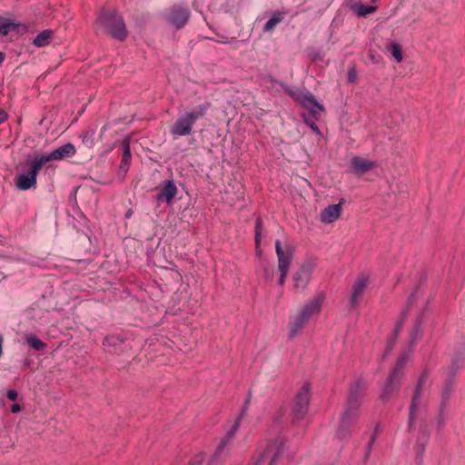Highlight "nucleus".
Segmentation results:
<instances>
[{"label":"nucleus","instance_id":"1","mask_svg":"<svg viewBox=\"0 0 465 465\" xmlns=\"http://www.w3.org/2000/svg\"><path fill=\"white\" fill-rule=\"evenodd\" d=\"M367 390V383L362 378L351 382L347 401L341 413L336 437L340 440H348L360 418V407Z\"/></svg>","mask_w":465,"mask_h":465},{"label":"nucleus","instance_id":"2","mask_svg":"<svg viewBox=\"0 0 465 465\" xmlns=\"http://www.w3.org/2000/svg\"><path fill=\"white\" fill-rule=\"evenodd\" d=\"M285 438L277 433L261 443L253 457V465H275L284 450Z\"/></svg>","mask_w":465,"mask_h":465},{"label":"nucleus","instance_id":"3","mask_svg":"<svg viewBox=\"0 0 465 465\" xmlns=\"http://www.w3.org/2000/svg\"><path fill=\"white\" fill-rule=\"evenodd\" d=\"M210 103L205 102L178 116L171 127V134L174 136H187L191 134L194 123L204 117Z\"/></svg>","mask_w":465,"mask_h":465},{"label":"nucleus","instance_id":"4","mask_svg":"<svg viewBox=\"0 0 465 465\" xmlns=\"http://www.w3.org/2000/svg\"><path fill=\"white\" fill-rule=\"evenodd\" d=\"M96 25L101 30L110 34L119 41H124L127 36L123 16L114 10L102 11L97 18Z\"/></svg>","mask_w":465,"mask_h":465},{"label":"nucleus","instance_id":"5","mask_svg":"<svg viewBox=\"0 0 465 465\" xmlns=\"http://www.w3.org/2000/svg\"><path fill=\"white\" fill-rule=\"evenodd\" d=\"M322 307V300L314 298L307 302L298 315L292 318L289 323L290 337L294 338L307 324L309 320L318 313Z\"/></svg>","mask_w":465,"mask_h":465},{"label":"nucleus","instance_id":"6","mask_svg":"<svg viewBox=\"0 0 465 465\" xmlns=\"http://www.w3.org/2000/svg\"><path fill=\"white\" fill-rule=\"evenodd\" d=\"M250 401L251 394H249L247 399L245 400L241 414L237 418L234 425L231 428V430L226 433V435L221 440L220 443L218 444L215 452L213 454L209 461V465H216L218 461L227 454L226 446L232 440L236 430L240 426L242 419L245 416L250 404Z\"/></svg>","mask_w":465,"mask_h":465},{"label":"nucleus","instance_id":"7","mask_svg":"<svg viewBox=\"0 0 465 465\" xmlns=\"http://www.w3.org/2000/svg\"><path fill=\"white\" fill-rule=\"evenodd\" d=\"M406 363V356H401L395 367L393 368L391 373L389 376L387 383L381 393V400L383 401H387L391 399V397L399 390L401 381L403 378V368Z\"/></svg>","mask_w":465,"mask_h":465},{"label":"nucleus","instance_id":"8","mask_svg":"<svg viewBox=\"0 0 465 465\" xmlns=\"http://www.w3.org/2000/svg\"><path fill=\"white\" fill-rule=\"evenodd\" d=\"M44 165L35 156L30 163L27 173H18L15 179V184L17 189L26 191L36 186V177Z\"/></svg>","mask_w":465,"mask_h":465},{"label":"nucleus","instance_id":"9","mask_svg":"<svg viewBox=\"0 0 465 465\" xmlns=\"http://www.w3.org/2000/svg\"><path fill=\"white\" fill-rule=\"evenodd\" d=\"M291 96L300 103L304 108L308 110L310 114L318 119L324 112V107L322 104L318 103L314 96L310 92H302L295 90L290 92Z\"/></svg>","mask_w":465,"mask_h":465},{"label":"nucleus","instance_id":"10","mask_svg":"<svg viewBox=\"0 0 465 465\" xmlns=\"http://www.w3.org/2000/svg\"><path fill=\"white\" fill-rule=\"evenodd\" d=\"M310 400V385L305 382L298 391L294 398L292 416L295 420H301L306 415Z\"/></svg>","mask_w":465,"mask_h":465},{"label":"nucleus","instance_id":"11","mask_svg":"<svg viewBox=\"0 0 465 465\" xmlns=\"http://www.w3.org/2000/svg\"><path fill=\"white\" fill-rule=\"evenodd\" d=\"M76 153L75 147L74 144L68 143L58 148H55L48 154L37 155V159L44 165L51 161H61L66 158H70L74 156Z\"/></svg>","mask_w":465,"mask_h":465},{"label":"nucleus","instance_id":"12","mask_svg":"<svg viewBox=\"0 0 465 465\" xmlns=\"http://www.w3.org/2000/svg\"><path fill=\"white\" fill-rule=\"evenodd\" d=\"M315 265L313 261H307L300 266L293 276L295 289L304 290L306 288L311 281Z\"/></svg>","mask_w":465,"mask_h":465},{"label":"nucleus","instance_id":"13","mask_svg":"<svg viewBox=\"0 0 465 465\" xmlns=\"http://www.w3.org/2000/svg\"><path fill=\"white\" fill-rule=\"evenodd\" d=\"M190 16L189 10L181 5L173 6L165 15V20L176 29L184 26Z\"/></svg>","mask_w":465,"mask_h":465},{"label":"nucleus","instance_id":"14","mask_svg":"<svg viewBox=\"0 0 465 465\" xmlns=\"http://www.w3.org/2000/svg\"><path fill=\"white\" fill-rule=\"evenodd\" d=\"M104 350L110 354H121L124 351L125 339L120 334H111L103 340Z\"/></svg>","mask_w":465,"mask_h":465},{"label":"nucleus","instance_id":"15","mask_svg":"<svg viewBox=\"0 0 465 465\" xmlns=\"http://www.w3.org/2000/svg\"><path fill=\"white\" fill-rule=\"evenodd\" d=\"M369 283L368 276L364 273H361L357 276L355 282L351 288V296L350 299V304L351 307L358 305L359 299L364 293Z\"/></svg>","mask_w":465,"mask_h":465},{"label":"nucleus","instance_id":"16","mask_svg":"<svg viewBox=\"0 0 465 465\" xmlns=\"http://www.w3.org/2000/svg\"><path fill=\"white\" fill-rule=\"evenodd\" d=\"M275 251L278 258V269L279 271L289 272V268L292 262L293 252L291 248L283 250L282 248L281 242L277 240L275 242Z\"/></svg>","mask_w":465,"mask_h":465},{"label":"nucleus","instance_id":"17","mask_svg":"<svg viewBox=\"0 0 465 465\" xmlns=\"http://www.w3.org/2000/svg\"><path fill=\"white\" fill-rule=\"evenodd\" d=\"M178 189L173 180L164 182L159 193L155 195L158 203H172L173 198L176 196Z\"/></svg>","mask_w":465,"mask_h":465},{"label":"nucleus","instance_id":"18","mask_svg":"<svg viewBox=\"0 0 465 465\" xmlns=\"http://www.w3.org/2000/svg\"><path fill=\"white\" fill-rule=\"evenodd\" d=\"M351 166L355 173L362 174L376 166V163L368 159L355 156L351 161Z\"/></svg>","mask_w":465,"mask_h":465},{"label":"nucleus","instance_id":"19","mask_svg":"<svg viewBox=\"0 0 465 465\" xmlns=\"http://www.w3.org/2000/svg\"><path fill=\"white\" fill-rule=\"evenodd\" d=\"M425 374H423L420 379H419V381L417 383V386L415 388V391H414V394L412 396V400H411V404L410 406V420H409V426L411 427L413 423V420H414V414H415V411L416 410L418 409V406H419V401H420V395H421V387H422V384L425 382Z\"/></svg>","mask_w":465,"mask_h":465},{"label":"nucleus","instance_id":"20","mask_svg":"<svg viewBox=\"0 0 465 465\" xmlns=\"http://www.w3.org/2000/svg\"><path fill=\"white\" fill-rule=\"evenodd\" d=\"M341 213V204H333L326 207L321 213V221L325 223H331L338 219Z\"/></svg>","mask_w":465,"mask_h":465},{"label":"nucleus","instance_id":"21","mask_svg":"<svg viewBox=\"0 0 465 465\" xmlns=\"http://www.w3.org/2000/svg\"><path fill=\"white\" fill-rule=\"evenodd\" d=\"M131 158L130 143L128 140H125L123 143V155L120 164V172H123L124 173H127L131 164Z\"/></svg>","mask_w":465,"mask_h":465},{"label":"nucleus","instance_id":"22","mask_svg":"<svg viewBox=\"0 0 465 465\" xmlns=\"http://www.w3.org/2000/svg\"><path fill=\"white\" fill-rule=\"evenodd\" d=\"M459 365L457 361H452L451 365L449 368V377L446 381L445 387L443 389V398H447L452 390V378L455 376L456 372L459 370Z\"/></svg>","mask_w":465,"mask_h":465},{"label":"nucleus","instance_id":"23","mask_svg":"<svg viewBox=\"0 0 465 465\" xmlns=\"http://www.w3.org/2000/svg\"><path fill=\"white\" fill-rule=\"evenodd\" d=\"M351 8L358 16H366L375 12L378 7L376 5H365L361 3H355Z\"/></svg>","mask_w":465,"mask_h":465},{"label":"nucleus","instance_id":"24","mask_svg":"<svg viewBox=\"0 0 465 465\" xmlns=\"http://www.w3.org/2000/svg\"><path fill=\"white\" fill-rule=\"evenodd\" d=\"M52 36V31L51 30H44L40 32L35 38L34 39V45L38 47H43L50 43V39Z\"/></svg>","mask_w":465,"mask_h":465},{"label":"nucleus","instance_id":"25","mask_svg":"<svg viewBox=\"0 0 465 465\" xmlns=\"http://www.w3.org/2000/svg\"><path fill=\"white\" fill-rule=\"evenodd\" d=\"M283 14L278 12L273 14V15L263 25V32H272L274 27L282 21Z\"/></svg>","mask_w":465,"mask_h":465},{"label":"nucleus","instance_id":"26","mask_svg":"<svg viewBox=\"0 0 465 465\" xmlns=\"http://www.w3.org/2000/svg\"><path fill=\"white\" fill-rule=\"evenodd\" d=\"M18 27V25L11 22L10 20L0 16V35L5 36L10 31H15Z\"/></svg>","mask_w":465,"mask_h":465},{"label":"nucleus","instance_id":"27","mask_svg":"<svg viewBox=\"0 0 465 465\" xmlns=\"http://www.w3.org/2000/svg\"><path fill=\"white\" fill-rule=\"evenodd\" d=\"M26 342L30 347L38 351L44 350L46 347V344L35 334L27 335Z\"/></svg>","mask_w":465,"mask_h":465},{"label":"nucleus","instance_id":"28","mask_svg":"<svg viewBox=\"0 0 465 465\" xmlns=\"http://www.w3.org/2000/svg\"><path fill=\"white\" fill-rule=\"evenodd\" d=\"M420 319H418L411 332V343L416 342L422 336V331L420 328Z\"/></svg>","mask_w":465,"mask_h":465},{"label":"nucleus","instance_id":"29","mask_svg":"<svg viewBox=\"0 0 465 465\" xmlns=\"http://www.w3.org/2000/svg\"><path fill=\"white\" fill-rule=\"evenodd\" d=\"M391 52L392 56L398 62H401L402 61V51H401V45L399 44L391 43Z\"/></svg>","mask_w":465,"mask_h":465},{"label":"nucleus","instance_id":"30","mask_svg":"<svg viewBox=\"0 0 465 465\" xmlns=\"http://www.w3.org/2000/svg\"><path fill=\"white\" fill-rule=\"evenodd\" d=\"M262 219L259 217L255 221V243L258 247L261 242Z\"/></svg>","mask_w":465,"mask_h":465},{"label":"nucleus","instance_id":"31","mask_svg":"<svg viewBox=\"0 0 465 465\" xmlns=\"http://www.w3.org/2000/svg\"><path fill=\"white\" fill-rule=\"evenodd\" d=\"M203 454L198 453L190 460L189 465H201L203 461Z\"/></svg>","mask_w":465,"mask_h":465},{"label":"nucleus","instance_id":"32","mask_svg":"<svg viewBox=\"0 0 465 465\" xmlns=\"http://www.w3.org/2000/svg\"><path fill=\"white\" fill-rule=\"evenodd\" d=\"M378 430H379V427L377 426L375 428L374 431L372 432L371 440H370V442H369V444L367 446V454H366V456H368L369 452L371 451V446H372V444L374 443V441L376 440V437H377V434H378Z\"/></svg>","mask_w":465,"mask_h":465},{"label":"nucleus","instance_id":"33","mask_svg":"<svg viewBox=\"0 0 465 465\" xmlns=\"http://www.w3.org/2000/svg\"><path fill=\"white\" fill-rule=\"evenodd\" d=\"M304 122L307 125H309L312 130L316 133L317 134H320V130L318 128V126L316 125V124L314 123V121L309 119V118H304Z\"/></svg>","mask_w":465,"mask_h":465},{"label":"nucleus","instance_id":"34","mask_svg":"<svg viewBox=\"0 0 465 465\" xmlns=\"http://www.w3.org/2000/svg\"><path fill=\"white\" fill-rule=\"evenodd\" d=\"M6 397L10 400V401H16L17 398H18V393L15 390H8L7 392H6Z\"/></svg>","mask_w":465,"mask_h":465},{"label":"nucleus","instance_id":"35","mask_svg":"<svg viewBox=\"0 0 465 465\" xmlns=\"http://www.w3.org/2000/svg\"><path fill=\"white\" fill-rule=\"evenodd\" d=\"M280 272H281V275H280V278H279V284L282 286L285 283V280H286L288 272H286V271H280Z\"/></svg>","mask_w":465,"mask_h":465},{"label":"nucleus","instance_id":"36","mask_svg":"<svg viewBox=\"0 0 465 465\" xmlns=\"http://www.w3.org/2000/svg\"><path fill=\"white\" fill-rule=\"evenodd\" d=\"M8 119V114L0 108V124H4Z\"/></svg>","mask_w":465,"mask_h":465},{"label":"nucleus","instance_id":"37","mask_svg":"<svg viewBox=\"0 0 465 465\" xmlns=\"http://www.w3.org/2000/svg\"><path fill=\"white\" fill-rule=\"evenodd\" d=\"M356 79H357L356 72L354 70H351L348 74V81L351 83H353L356 81Z\"/></svg>","mask_w":465,"mask_h":465},{"label":"nucleus","instance_id":"38","mask_svg":"<svg viewBox=\"0 0 465 465\" xmlns=\"http://www.w3.org/2000/svg\"><path fill=\"white\" fill-rule=\"evenodd\" d=\"M20 411H21V406H20L19 404L15 403V404H13V405L11 406V411H12L13 413H17V412H19Z\"/></svg>","mask_w":465,"mask_h":465},{"label":"nucleus","instance_id":"39","mask_svg":"<svg viewBox=\"0 0 465 465\" xmlns=\"http://www.w3.org/2000/svg\"><path fill=\"white\" fill-rule=\"evenodd\" d=\"M427 440H428V437L426 436V437H425L424 441H423V442H422V444L420 445V451H421V452L424 450V448H425V444H426Z\"/></svg>","mask_w":465,"mask_h":465},{"label":"nucleus","instance_id":"40","mask_svg":"<svg viewBox=\"0 0 465 465\" xmlns=\"http://www.w3.org/2000/svg\"><path fill=\"white\" fill-rule=\"evenodd\" d=\"M401 324H402V322H399V323L397 324V326H396V332H399V331H400V330L401 329Z\"/></svg>","mask_w":465,"mask_h":465},{"label":"nucleus","instance_id":"41","mask_svg":"<svg viewBox=\"0 0 465 465\" xmlns=\"http://www.w3.org/2000/svg\"><path fill=\"white\" fill-rule=\"evenodd\" d=\"M5 60V54L0 52V64Z\"/></svg>","mask_w":465,"mask_h":465},{"label":"nucleus","instance_id":"42","mask_svg":"<svg viewBox=\"0 0 465 465\" xmlns=\"http://www.w3.org/2000/svg\"><path fill=\"white\" fill-rule=\"evenodd\" d=\"M405 314H406V312H402V313H401V321H403V319L405 317Z\"/></svg>","mask_w":465,"mask_h":465},{"label":"nucleus","instance_id":"43","mask_svg":"<svg viewBox=\"0 0 465 465\" xmlns=\"http://www.w3.org/2000/svg\"><path fill=\"white\" fill-rule=\"evenodd\" d=\"M392 342H393V341H391V344H390V346L388 347V349H387L388 351H391V348H392Z\"/></svg>","mask_w":465,"mask_h":465},{"label":"nucleus","instance_id":"44","mask_svg":"<svg viewBox=\"0 0 465 465\" xmlns=\"http://www.w3.org/2000/svg\"><path fill=\"white\" fill-rule=\"evenodd\" d=\"M412 298H413V295H411V297H410L409 302H411Z\"/></svg>","mask_w":465,"mask_h":465},{"label":"nucleus","instance_id":"45","mask_svg":"<svg viewBox=\"0 0 465 465\" xmlns=\"http://www.w3.org/2000/svg\"><path fill=\"white\" fill-rule=\"evenodd\" d=\"M371 2H376L377 0H371Z\"/></svg>","mask_w":465,"mask_h":465}]
</instances>
